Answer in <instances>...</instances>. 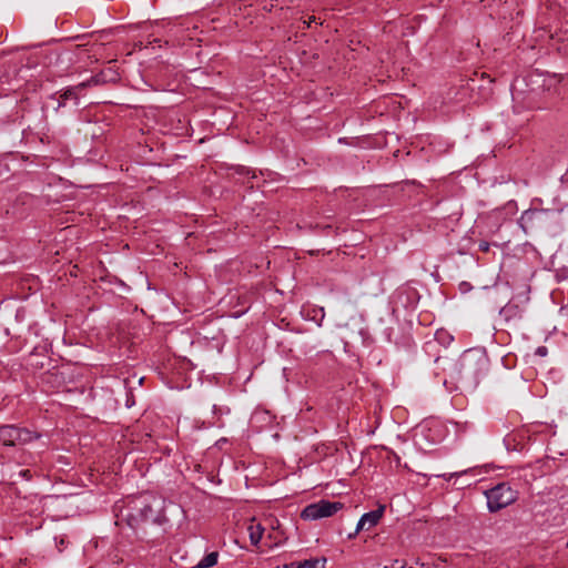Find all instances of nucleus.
<instances>
[{
	"mask_svg": "<svg viewBox=\"0 0 568 568\" xmlns=\"http://www.w3.org/2000/svg\"><path fill=\"white\" fill-rule=\"evenodd\" d=\"M219 555L213 551L205 555L193 568H210L217 564Z\"/></svg>",
	"mask_w": 568,
	"mask_h": 568,
	"instance_id": "f8f14e48",
	"label": "nucleus"
},
{
	"mask_svg": "<svg viewBox=\"0 0 568 568\" xmlns=\"http://www.w3.org/2000/svg\"><path fill=\"white\" fill-rule=\"evenodd\" d=\"M130 404H131V400H128L126 407H130L131 406Z\"/></svg>",
	"mask_w": 568,
	"mask_h": 568,
	"instance_id": "393cba45",
	"label": "nucleus"
},
{
	"mask_svg": "<svg viewBox=\"0 0 568 568\" xmlns=\"http://www.w3.org/2000/svg\"><path fill=\"white\" fill-rule=\"evenodd\" d=\"M28 474H29V470H22V471L20 473V475H22L23 477H27V476H28Z\"/></svg>",
	"mask_w": 568,
	"mask_h": 568,
	"instance_id": "4be33fe9",
	"label": "nucleus"
},
{
	"mask_svg": "<svg viewBox=\"0 0 568 568\" xmlns=\"http://www.w3.org/2000/svg\"><path fill=\"white\" fill-rule=\"evenodd\" d=\"M217 412H220V408H217V406H216V405H213V413H214V414H217Z\"/></svg>",
	"mask_w": 568,
	"mask_h": 568,
	"instance_id": "412c9836",
	"label": "nucleus"
},
{
	"mask_svg": "<svg viewBox=\"0 0 568 568\" xmlns=\"http://www.w3.org/2000/svg\"><path fill=\"white\" fill-rule=\"evenodd\" d=\"M529 82L536 83L544 90L549 91L560 82V78L558 74L531 73L529 75Z\"/></svg>",
	"mask_w": 568,
	"mask_h": 568,
	"instance_id": "1a4fd4ad",
	"label": "nucleus"
},
{
	"mask_svg": "<svg viewBox=\"0 0 568 568\" xmlns=\"http://www.w3.org/2000/svg\"><path fill=\"white\" fill-rule=\"evenodd\" d=\"M523 84L528 87V83L526 82V79H517L514 84L511 85V97L513 101L516 103L515 109L518 112L519 108H530L531 106V98L530 93L528 97H523V89L520 88Z\"/></svg>",
	"mask_w": 568,
	"mask_h": 568,
	"instance_id": "6e6552de",
	"label": "nucleus"
},
{
	"mask_svg": "<svg viewBox=\"0 0 568 568\" xmlns=\"http://www.w3.org/2000/svg\"><path fill=\"white\" fill-rule=\"evenodd\" d=\"M130 404H131V400H128L126 407H130L131 406Z\"/></svg>",
	"mask_w": 568,
	"mask_h": 568,
	"instance_id": "b1692460",
	"label": "nucleus"
},
{
	"mask_svg": "<svg viewBox=\"0 0 568 568\" xmlns=\"http://www.w3.org/2000/svg\"><path fill=\"white\" fill-rule=\"evenodd\" d=\"M464 473H465V471H462V473H452V474H448V475L444 474V475H439L438 477H443L444 479H447V480H448V479H450V478H453V477H458V476H460V475H462V474H464Z\"/></svg>",
	"mask_w": 568,
	"mask_h": 568,
	"instance_id": "f3484780",
	"label": "nucleus"
},
{
	"mask_svg": "<svg viewBox=\"0 0 568 568\" xmlns=\"http://www.w3.org/2000/svg\"><path fill=\"white\" fill-rule=\"evenodd\" d=\"M264 528L261 525L250 526L248 532H250V540L252 545H258L262 536H263Z\"/></svg>",
	"mask_w": 568,
	"mask_h": 568,
	"instance_id": "4468645a",
	"label": "nucleus"
},
{
	"mask_svg": "<svg viewBox=\"0 0 568 568\" xmlns=\"http://www.w3.org/2000/svg\"><path fill=\"white\" fill-rule=\"evenodd\" d=\"M537 354L540 356H545L547 354V348L545 346H540L537 348Z\"/></svg>",
	"mask_w": 568,
	"mask_h": 568,
	"instance_id": "a211bd4d",
	"label": "nucleus"
},
{
	"mask_svg": "<svg viewBox=\"0 0 568 568\" xmlns=\"http://www.w3.org/2000/svg\"><path fill=\"white\" fill-rule=\"evenodd\" d=\"M312 22H316L315 17H310L308 20L304 21L303 23L306 26V28H310Z\"/></svg>",
	"mask_w": 568,
	"mask_h": 568,
	"instance_id": "6ab92c4d",
	"label": "nucleus"
},
{
	"mask_svg": "<svg viewBox=\"0 0 568 568\" xmlns=\"http://www.w3.org/2000/svg\"><path fill=\"white\" fill-rule=\"evenodd\" d=\"M436 364H443L452 369V377L470 385H477L479 379L487 373L489 359L483 348H469L465 351L457 362L438 356Z\"/></svg>",
	"mask_w": 568,
	"mask_h": 568,
	"instance_id": "f257e3e1",
	"label": "nucleus"
},
{
	"mask_svg": "<svg viewBox=\"0 0 568 568\" xmlns=\"http://www.w3.org/2000/svg\"><path fill=\"white\" fill-rule=\"evenodd\" d=\"M343 508V504L339 501H329L322 499L317 503L307 505L301 513V517L304 520H317L321 518H326L339 509Z\"/></svg>",
	"mask_w": 568,
	"mask_h": 568,
	"instance_id": "20e7f679",
	"label": "nucleus"
},
{
	"mask_svg": "<svg viewBox=\"0 0 568 568\" xmlns=\"http://www.w3.org/2000/svg\"><path fill=\"white\" fill-rule=\"evenodd\" d=\"M479 248H480L481 251H487V250H488V244H487V243H485V242H484V243H480V244H479Z\"/></svg>",
	"mask_w": 568,
	"mask_h": 568,
	"instance_id": "aec40b11",
	"label": "nucleus"
},
{
	"mask_svg": "<svg viewBox=\"0 0 568 568\" xmlns=\"http://www.w3.org/2000/svg\"><path fill=\"white\" fill-rule=\"evenodd\" d=\"M296 568H325V559H308L298 564Z\"/></svg>",
	"mask_w": 568,
	"mask_h": 568,
	"instance_id": "2eb2a0df",
	"label": "nucleus"
},
{
	"mask_svg": "<svg viewBox=\"0 0 568 568\" xmlns=\"http://www.w3.org/2000/svg\"><path fill=\"white\" fill-rule=\"evenodd\" d=\"M302 315L305 320L313 321L317 323L318 326H321L325 317V311L324 307L307 306L302 308Z\"/></svg>",
	"mask_w": 568,
	"mask_h": 568,
	"instance_id": "9b49d317",
	"label": "nucleus"
},
{
	"mask_svg": "<svg viewBox=\"0 0 568 568\" xmlns=\"http://www.w3.org/2000/svg\"><path fill=\"white\" fill-rule=\"evenodd\" d=\"M236 173L240 174V175H245V176H248L251 179H256V173L255 171L248 169V168H245V166H239L236 169Z\"/></svg>",
	"mask_w": 568,
	"mask_h": 568,
	"instance_id": "dca6fc26",
	"label": "nucleus"
},
{
	"mask_svg": "<svg viewBox=\"0 0 568 568\" xmlns=\"http://www.w3.org/2000/svg\"><path fill=\"white\" fill-rule=\"evenodd\" d=\"M47 446H48V444H47V443H42V444H41V449L47 448Z\"/></svg>",
	"mask_w": 568,
	"mask_h": 568,
	"instance_id": "5701e85b",
	"label": "nucleus"
},
{
	"mask_svg": "<svg viewBox=\"0 0 568 568\" xmlns=\"http://www.w3.org/2000/svg\"><path fill=\"white\" fill-rule=\"evenodd\" d=\"M140 501L142 504V508L140 509L142 518L145 520L160 521L165 499L153 495H142Z\"/></svg>",
	"mask_w": 568,
	"mask_h": 568,
	"instance_id": "423d86ee",
	"label": "nucleus"
},
{
	"mask_svg": "<svg viewBox=\"0 0 568 568\" xmlns=\"http://www.w3.org/2000/svg\"><path fill=\"white\" fill-rule=\"evenodd\" d=\"M549 210L529 209L521 213L518 225L525 234H531L536 230L542 227L546 223V216Z\"/></svg>",
	"mask_w": 568,
	"mask_h": 568,
	"instance_id": "39448f33",
	"label": "nucleus"
},
{
	"mask_svg": "<svg viewBox=\"0 0 568 568\" xmlns=\"http://www.w3.org/2000/svg\"><path fill=\"white\" fill-rule=\"evenodd\" d=\"M273 416L268 410L265 409H255L251 415V426L261 430L264 427L268 426L272 423Z\"/></svg>",
	"mask_w": 568,
	"mask_h": 568,
	"instance_id": "9d476101",
	"label": "nucleus"
},
{
	"mask_svg": "<svg viewBox=\"0 0 568 568\" xmlns=\"http://www.w3.org/2000/svg\"><path fill=\"white\" fill-rule=\"evenodd\" d=\"M489 513H497L511 505L517 499V491L509 484L499 483L484 491Z\"/></svg>",
	"mask_w": 568,
	"mask_h": 568,
	"instance_id": "f03ea898",
	"label": "nucleus"
},
{
	"mask_svg": "<svg viewBox=\"0 0 568 568\" xmlns=\"http://www.w3.org/2000/svg\"><path fill=\"white\" fill-rule=\"evenodd\" d=\"M384 511H385V506L381 505V506H378V508L363 514L356 525L355 531L351 532L348 535V538L352 539L359 531L369 530L373 527H375L381 521V519L384 515Z\"/></svg>",
	"mask_w": 568,
	"mask_h": 568,
	"instance_id": "0eeeda50",
	"label": "nucleus"
},
{
	"mask_svg": "<svg viewBox=\"0 0 568 568\" xmlns=\"http://www.w3.org/2000/svg\"><path fill=\"white\" fill-rule=\"evenodd\" d=\"M39 438H41V434L33 433L27 428H19L13 425L0 426V440L6 446L23 445Z\"/></svg>",
	"mask_w": 568,
	"mask_h": 568,
	"instance_id": "7ed1b4c3",
	"label": "nucleus"
},
{
	"mask_svg": "<svg viewBox=\"0 0 568 568\" xmlns=\"http://www.w3.org/2000/svg\"><path fill=\"white\" fill-rule=\"evenodd\" d=\"M85 85L87 83L83 82L79 87L68 88L67 90H64V92L61 94L62 102L59 103V106H61L62 103H64V101L67 100H75V104H78L77 90L79 88H84Z\"/></svg>",
	"mask_w": 568,
	"mask_h": 568,
	"instance_id": "ddd939ff",
	"label": "nucleus"
}]
</instances>
